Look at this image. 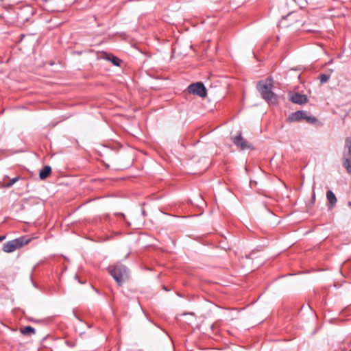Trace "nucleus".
Instances as JSON below:
<instances>
[{
  "instance_id": "obj_1",
  "label": "nucleus",
  "mask_w": 351,
  "mask_h": 351,
  "mask_svg": "<svg viewBox=\"0 0 351 351\" xmlns=\"http://www.w3.org/2000/svg\"><path fill=\"white\" fill-rule=\"evenodd\" d=\"M273 80L268 77L265 80L260 81L257 88L261 93L262 97L269 104H276L278 101L276 95L272 91Z\"/></svg>"
},
{
  "instance_id": "obj_2",
  "label": "nucleus",
  "mask_w": 351,
  "mask_h": 351,
  "mask_svg": "<svg viewBox=\"0 0 351 351\" xmlns=\"http://www.w3.org/2000/svg\"><path fill=\"white\" fill-rule=\"evenodd\" d=\"M108 271L119 286L122 285V284L128 278L127 268L123 265L117 264L112 267H110L108 268Z\"/></svg>"
},
{
  "instance_id": "obj_3",
  "label": "nucleus",
  "mask_w": 351,
  "mask_h": 351,
  "mask_svg": "<svg viewBox=\"0 0 351 351\" xmlns=\"http://www.w3.org/2000/svg\"><path fill=\"white\" fill-rule=\"evenodd\" d=\"M30 241L29 239H26L25 237H21L16 239L4 243L3 251L6 253H11L16 250L23 247L24 245L27 244Z\"/></svg>"
},
{
  "instance_id": "obj_4",
  "label": "nucleus",
  "mask_w": 351,
  "mask_h": 351,
  "mask_svg": "<svg viewBox=\"0 0 351 351\" xmlns=\"http://www.w3.org/2000/svg\"><path fill=\"white\" fill-rule=\"evenodd\" d=\"M343 165L348 173L351 174V139L349 138L346 139Z\"/></svg>"
},
{
  "instance_id": "obj_5",
  "label": "nucleus",
  "mask_w": 351,
  "mask_h": 351,
  "mask_svg": "<svg viewBox=\"0 0 351 351\" xmlns=\"http://www.w3.org/2000/svg\"><path fill=\"white\" fill-rule=\"evenodd\" d=\"M302 119L310 123H313L317 121L315 117L308 115L306 112L302 110L293 112L289 117V120L291 122L299 121Z\"/></svg>"
},
{
  "instance_id": "obj_6",
  "label": "nucleus",
  "mask_w": 351,
  "mask_h": 351,
  "mask_svg": "<svg viewBox=\"0 0 351 351\" xmlns=\"http://www.w3.org/2000/svg\"><path fill=\"white\" fill-rule=\"evenodd\" d=\"M189 92L199 97H205L206 95V90L204 84L201 82L192 84L188 87Z\"/></svg>"
},
{
  "instance_id": "obj_7",
  "label": "nucleus",
  "mask_w": 351,
  "mask_h": 351,
  "mask_svg": "<svg viewBox=\"0 0 351 351\" xmlns=\"http://www.w3.org/2000/svg\"><path fill=\"white\" fill-rule=\"evenodd\" d=\"M233 143L242 150L251 148V145L243 138L241 133L234 138Z\"/></svg>"
},
{
  "instance_id": "obj_8",
  "label": "nucleus",
  "mask_w": 351,
  "mask_h": 351,
  "mask_svg": "<svg viewBox=\"0 0 351 351\" xmlns=\"http://www.w3.org/2000/svg\"><path fill=\"white\" fill-rule=\"evenodd\" d=\"M291 101L297 104H304L308 101L307 97L305 95L299 93H294L291 97Z\"/></svg>"
},
{
  "instance_id": "obj_9",
  "label": "nucleus",
  "mask_w": 351,
  "mask_h": 351,
  "mask_svg": "<svg viewBox=\"0 0 351 351\" xmlns=\"http://www.w3.org/2000/svg\"><path fill=\"white\" fill-rule=\"evenodd\" d=\"M51 168L49 166H45L40 171L39 178L41 180L46 179L51 173Z\"/></svg>"
},
{
  "instance_id": "obj_10",
  "label": "nucleus",
  "mask_w": 351,
  "mask_h": 351,
  "mask_svg": "<svg viewBox=\"0 0 351 351\" xmlns=\"http://www.w3.org/2000/svg\"><path fill=\"white\" fill-rule=\"evenodd\" d=\"M326 198L329 202V204L332 207L337 203V198L334 193L331 191H328L326 193Z\"/></svg>"
},
{
  "instance_id": "obj_11",
  "label": "nucleus",
  "mask_w": 351,
  "mask_h": 351,
  "mask_svg": "<svg viewBox=\"0 0 351 351\" xmlns=\"http://www.w3.org/2000/svg\"><path fill=\"white\" fill-rule=\"evenodd\" d=\"M35 332H36L35 329L33 327L29 326H25L23 328L21 329V332L25 335L35 334Z\"/></svg>"
},
{
  "instance_id": "obj_12",
  "label": "nucleus",
  "mask_w": 351,
  "mask_h": 351,
  "mask_svg": "<svg viewBox=\"0 0 351 351\" xmlns=\"http://www.w3.org/2000/svg\"><path fill=\"white\" fill-rule=\"evenodd\" d=\"M330 79V75L326 74H322L320 75V82L322 84L327 82Z\"/></svg>"
},
{
  "instance_id": "obj_13",
  "label": "nucleus",
  "mask_w": 351,
  "mask_h": 351,
  "mask_svg": "<svg viewBox=\"0 0 351 351\" xmlns=\"http://www.w3.org/2000/svg\"><path fill=\"white\" fill-rule=\"evenodd\" d=\"M19 180V177H15L10 180L8 183L5 184L6 187L12 186L15 182H16Z\"/></svg>"
},
{
  "instance_id": "obj_14",
  "label": "nucleus",
  "mask_w": 351,
  "mask_h": 351,
  "mask_svg": "<svg viewBox=\"0 0 351 351\" xmlns=\"http://www.w3.org/2000/svg\"><path fill=\"white\" fill-rule=\"evenodd\" d=\"M111 61L113 63V64H114L116 66L119 65L120 60L119 58L113 57L112 59L111 60Z\"/></svg>"
},
{
  "instance_id": "obj_15",
  "label": "nucleus",
  "mask_w": 351,
  "mask_h": 351,
  "mask_svg": "<svg viewBox=\"0 0 351 351\" xmlns=\"http://www.w3.org/2000/svg\"><path fill=\"white\" fill-rule=\"evenodd\" d=\"M5 239V236H1L0 237V242L2 241L3 240H4Z\"/></svg>"
},
{
  "instance_id": "obj_16",
  "label": "nucleus",
  "mask_w": 351,
  "mask_h": 351,
  "mask_svg": "<svg viewBox=\"0 0 351 351\" xmlns=\"http://www.w3.org/2000/svg\"><path fill=\"white\" fill-rule=\"evenodd\" d=\"M315 192L313 191V199H315Z\"/></svg>"
},
{
  "instance_id": "obj_17",
  "label": "nucleus",
  "mask_w": 351,
  "mask_h": 351,
  "mask_svg": "<svg viewBox=\"0 0 351 351\" xmlns=\"http://www.w3.org/2000/svg\"><path fill=\"white\" fill-rule=\"evenodd\" d=\"M123 218L125 217L124 215L123 214H120Z\"/></svg>"
},
{
  "instance_id": "obj_18",
  "label": "nucleus",
  "mask_w": 351,
  "mask_h": 351,
  "mask_svg": "<svg viewBox=\"0 0 351 351\" xmlns=\"http://www.w3.org/2000/svg\"><path fill=\"white\" fill-rule=\"evenodd\" d=\"M350 351H351V350Z\"/></svg>"
}]
</instances>
